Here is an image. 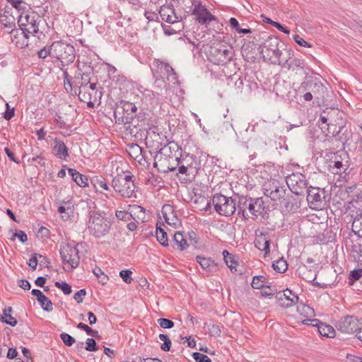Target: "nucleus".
<instances>
[{
    "instance_id": "nucleus-1",
    "label": "nucleus",
    "mask_w": 362,
    "mask_h": 362,
    "mask_svg": "<svg viewBox=\"0 0 362 362\" xmlns=\"http://www.w3.org/2000/svg\"><path fill=\"white\" fill-rule=\"evenodd\" d=\"M79 247H83L82 244H76L74 241L61 245L60 255L64 270L73 269L78 266L80 261Z\"/></svg>"
},
{
    "instance_id": "nucleus-2",
    "label": "nucleus",
    "mask_w": 362,
    "mask_h": 362,
    "mask_svg": "<svg viewBox=\"0 0 362 362\" xmlns=\"http://www.w3.org/2000/svg\"><path fill=\"white\" fill-rule=\"evenodd\" d=\"M26 8L21 10V13L18 17V24L21 30L28 37V34H36L39 31V23L41 20L40 16L35 12L25 10ZM18 12L20 11L18 10Z\"/></svg>"
},
{
    "instance_id": "nucleus-3",
    "label": "nucleus",
    "mask_w": 362,
    "mask_h": 362,
    "mask_svg": "<svg viewBox=\"0 0 362 362\" xmlns=\"http://www.w3.org/2000/svg\"><path fill=\"white\" fill-rule=\"evenodd\" d=\"M134 175L127 171L124 177H115L112 181V187L122 197H136L135 190L137 188Z\"/></svg>"
},
{
    "instance_id": "nucleus-4",
    "label": "nucleus",
    "mask_w": 362,
    "mask_h": 362,
    "mask_svg": "<svg viewBox=\"0 0 362 362\" xmlns=\"http://www.w3.org/2000/svg\"><path fill=\"white\" fill-rule=\"evenodd\" d=\"M329 170L335 175H339L345 177L350 173L349 156L346 151L339 150L335 153H331Z\"/></svg>"
},
{
    "instance_id": "nucleus-5",
    "label": "nucleus",
    "mask_w": 362,
    "mask_h": 362,
    "mask_svg": "<svg viewBox=\"0 0 362 362\" xmlns=\"http://www.w3.org/2000/svg\"><path fill=\"white\" fill-rule=\"evenodd\" d=\"M111 222L100 213L91 211L89 213L88 230L96 238L107 234L111 228Z\"/></svg>"
},
{
    "instance_id": "nucleus-6",
    "label": "nucleus",
    "mask_w": 362,
    "mask_h": 362,
    "mask_svg": "<svg viewBox=\"0 0 362 362\" xmlns=\"http://www.w3.org/2000/svg\"><path fill=\"white\" fill-rule=\"evenodd\" d=\"M52 57L57 59L62 66L74 62L76 57L75 48L70 44L56 41L52 44Z\"/></svg>"
},
{
    "instance_id": "nucleus-7",
    "label": "nucleus",
    "mask_w": 362,
    "mask_h": 362,
    "mask_svg": "<svg viewBox=\"0 0 362 362\" xmlns=\"http://www.w3.org/2000/svg\"><path fill=\"white\" fill-rule=\"evenodd\" d=\"M279 40L276 37H269L261 45V54L265 62L273 64H279L282 62L281 51L279 48Z\"/></svg>"
},
{
    "instance_id": "nucleus-8",
    "label": "nucleus",
    "mask_w": 362,
    "mask_h": 362,
    "mask_svg": "<svg viewBox=\"0 0 362 362\" xmlns=\"http://www.w3.org/2000/svg\"><path fill=\"white\" fill-rule=\"evenodd\" d=\"M248 210L250 213L256 218L263 216L264 213V202L262 197L251 198L247 197H241L239 198L238 202V214L242 215L246 218L245 211Z\"/></svg>"
},
{
    "instance_id": "nucleus-9",
    "label": "nucleus",
    "mask_w": 362,
    "mask_h": 362,
    "mask_svg": "<svg viewBox=\"0 0 362 362\" xmlns=\"http://www.w3.org/2000/svg\"><path fill=\"white\" fill-rule=\"evenodd\" d=\"M120 105L122 112H120L118 109L114 111L115 122L124 124H129L134 127L139 125V120L136 119V105L129 101H121Z\"/></svg>"
},
{
    "instance_id": "nucleus-10",
    "label": "nucleus",
    "mask_w": 362,
    "mask_h": 362,
    "mask_svg": "<svg viewBox=\"0 0 362 362\" xmlns=\"http://www.w3.org/2000/svg\"><path fill=\"white\" fill-rule=\"evenodd\" d=\"M264 195L269 197L272 201H281L283 202L286 211H292L293 204H291L286 198V189L284 186H279L276 181H269L264 185Z\"/></svg>"
},
{
    "instance_id": "nucleus-11",
    "label": "nucleus",
    "mask_w": 362,
    "mask_h": 362,
    "mask_svg": "<svg viewBox=\"0 0 362 362\" xmlns=\"http://www.w3.org/2000/svg\"><path fill=\"white\" fill-rule=\"evenodd\" d=\"M215 211L221 216H230L236 210V204L232 197L216 194L212 198Z\"/></svg>"
},
{
    "instance_id": "nucleus-12",
    "label": "nucleus",
    "mask_w": 362,
    "mask_h": 362,
    "mask_svg": "<svg viewBox=\"0 0 362 362\" xmlns=\"http://www.w3.org/2000/svg\"><path fill=\"white\" fill-rule=\"evenodd\" d=\"M322 132L325 134V136L328 140L330 139H334L336 141H338L341 144L343 148L345 144L347 142L350 134V132L348 131V129L345 126H337L331 122H329L327 126H326L324 130H322Z\"/></svg>"
},
{
    "instance_id": "nucleus-13",
    "label": "nucleus",
    "mask_w": 362,
    "mask_h": 362,
    "mask_svg": "<svg viewBox=\"0 0 362 362\" xmlns=\"http://www.w3.org/2000/svg\"><path fill=\"white\" fill-rule=\"evenodd\" d=\"M306 191L307 201L311 209H319L325 205L328 194L324 189L310 187Z\"/></svg>"
},
{
    "instance_id": "nucleus-14",
    "label": "nucleus",
    "mask_w": 362,
    "mask_h": 362,
    "mask_svg": "<svg viewBox=\"0 0 362 362\" xmlns=\"http://www.w3.org/2000/svg\"><path fill=\"white\" fill-rule=\"evenodd\" d=\"M152 69L153 76H166L167 79L174 84L178 83L177 75L172 66L160 59H155Z\"/></svg>"
},
{
    "instance_id": "nucleus-15",
    "label": "nucleus",
    "mask_w": 362,
    "mask_h": 362,
    "mask_svg": "<svg viewBox=\"0 0 362 362\" xmlns=\"http://www.w3.org/2000/svg\"><path fill=\"white\" fill-rule=\"evenodd\" d=\"M189 10L187 13H192L195 15L196 20L202 25L209 24L213 21H216V17L213 16L200 2L196 1L194 4L188 6Z\"/></svg>"
},
{
    "instance_id": "nucleus-16",
    "label": "nucleus",
    "mask_w": 362,
    "mask_h": 362,
    "mask_svg": "<svg viewBox=\"0 0 362 362\" xmlns=\"http://www.w3.org/2000/svg\"><path fill=\"white\" fill-rule=\"evenodd\" d=\"M161 144L159 141H157L156 146V153L157 154L155 156L153 166L158 168V162L157 159L158 158V154H166L167 151H170V154L168 155L170 158H175V160L180 163V157H181V148L175 142H170L168 145L164 147H161Z\"/></svg>"
},
{
    "instance_id": "nucleus-17",
    "label": "nucleus",
    "mask_w": 362,
    "mask_h": 362,
    "mask_svg": "<svg viewBox=\"0 0 362 362\" xmlns=\"http://www.w3.org/2000/svg\"><path fill=\"white\" fill-rule=\"evenodd\" d=\"M286 181L290 190L296 195L301 194L307 189V180L302 173H292L286 177Z\"/></svg>"
},
{
    "instance_id": "nucleus-18",
    "label": "nucleus",
    "mask_w": 362,
    "mask_h": 362,
    "mask_svg": "<svg viewBox=\"0 0 362 362\" xmlns=\"http://www.w3.org/2000/svg\"><path fill=\"white\" fill-rule=\"evenodd\" d=\"M337 330L344 334H354L358 329V320L353 315L341 317L335 324Z\"/></svg>"
},
{
    "instance_id": "nucleus-19",
    "label": "nucleus",
    "mask_w": 362,
    "mask_h": 362,
    "mask_svg": "<svg viewBox=\"0 0 362 362\" xmlns=\"http://www.w3.org/2000/svg\"><path fill=\"white\" fill-rule=\"evenodd\" d=\"M233 55L234 52L231 47H227L225 45H221L214 50V63L218 65H226L232 60Z\"/></svg>"
},
{
    "instance_id": "nucleus-20",
    "label": "nucleus",
    "mask_w": 362,
    "mask_h": 362,
    "mask_svg": "<svg viewBox=\"0 0 362 362\" xmlns=\"http://www.w3.org/2000/svg\"><path fill=\"white\" fill-rule=\"evenodd\" d=\"M279 304L285 308H288L298 303L299 298L290 289L279 291L276 296Z\"/></svg>"
},
{
    "instance_id": "nucleus-21",
    "label": "nucleus",
    "mask_w": 362,
    "mask_h": 362,
    "mask_svg": "<svg viewBox=\"0 0 362 362\" xmlns=\"http://www.w3.org/2000/svg\"><path fill=\"white\" fill-rule=\"evenodd\" d=\"M308 322H311L313 327H317L320 335L326 337L333 338L335 337V329L331 325L322 323L318 319L313 320H302L301 322L303 325H308Z\"/></svg>"
},
{
    "instance_id": "nucleus-22",
    "label": "nucleus",
    "mask_w": 362,
    "mask_h": 362,
    "mask_svg": "<svg viewBox=\"0 0 362 362\" xmlns=\"http://www.w3.org/2000/svg\"><path fill=\"white\" fill-rule=\"evenodd\" d=\"M337 276L334 273H315L313 279V285L320 287H327L333 285Z\"/></svg>"
},
{
    "instance_id": "nucleus-23",
    "label": "nucleus",
    "mask_w": 362,
    "mask_h": 362,
    "mask_svg": "<svg viewBox=\"0 0 362 362\" xmlns=\"http://www.w3.org/2000/svg\"><path fill=\"white\" fill-rule=\"evenodd\" d=\"M0 24L4 28L10 30L11 33L16 30V18L9 10L0 11Z\"/></svg>"
},
{
    "instance_id": "nucleus-24",
    "label": "nucleus",
    "mask_w": 362,
    "mask_h": 362,
    "mask_svg": "<svg viewBox=\"0 0 362 362\" xmlns=\"http://www.w3.org/2000/svg\"><path fill=\"white\" fill-rule=\"evenodd\" d=\"M255 245L258 250L264 252L265 255L269 254L270 252V240L268 237V233L263 232L257 233V231Z\"/></svg>"
},
{
    "instance_id": "nucleus-25",
    "label": "nucleus",
    "mask_w": 362,
    "mask_h": 362,
    "mask_svg": "<svg viewBox=\"0 0 362 362\" xmlns=\"http://www.w3.org/2000/svg\"><path fill=\"white\" fill-rule=\"evenodd\" d=\"M161 19L169 23H174L177 21L175 10L173 6L169 5H163L160 7L159 11Z\"/></svg>"
},
{
    "instance_id": "nucleus-26",
    "label": "nucleus",
    "mask_w": 362,
    "mask_h": 362,
    "mask_svg": "<svg viewBox=\"0 0 362 362\" xmlns=\"http://www.w3.org/2000/svg\"><path fill=\"white\" fill-rule=\"evenodd\" d=\"M304 62L299 59H291L290 60L287 59H283L280 66L282 68L286 69L288 70L292 71H300L303 70L304 69Z\"/></svg>"
},
{
    "instance_id": "nucleus-27",
    "label": "nucleus",
    "mask_w": 362,
    "mask_h": 362,
    "mask_svg": "<svg viewBox=\"0 0 362 362\" xmlns=\"http://www.w3.org/2000/svg\"><path fill=\"white\" fill-rule=\"evenodd\" d=\"M162 213L165 222L170 226H175L178 218L175 211L170 205H165L163 207Z\"/></svg>"
},
{
    "instance_id": "nucleus-28",
    "label": "nucleus",
    "mask_w": 362,
    "mask_h": 362,
    "mask_svg": "<svg viewBox=\"0 0 362 362\" xmlns=\"http://www.w3.org/2000/svg\"><path fill=\"white\" fill-rule=\"evenodd\" d=\"M57 211L61 214L62 218L67 221L74 213V205L70 201H62Z\"/></svg>"
},
{
    "instance_id": "nucleus-29",
    "label": "nucleus",
    "mask_w": 362,
    "mask_h": 362,
    "mask_svg": "<svg viewBox=\"0 0 362 362\" xmlns=\"http://www.w3.org/2000/svg\"><path fill=\"white\" fill-rule=\"evenodd\" d=\"M54 151L55 152L54 154L56 157L58 158L65 160L69 156L68 148L64 141L59 139H54Z\"/></svg>"
},
{
    "instance_id": "nucleus-30",
    "label": "nucleus",
    "mask_w": 362,
    "mask_h": 362,
    "mask_svg": "<svg viewBox=\"0 0 362 362\" xmlns=\"http://www.w3.org/2000/svg\"><path fill=\"white\" fill-rule=\"evenodd\" d=\"M297 312L299 315L304 317L303 320L309 319L315 316V310L313 308L303 303V302L298 303L297 305Z\"/></svg>"
},
{
    "instance_id": "nucleus-31",
    "label": "nucleus",
    "mask_w": 362,
    "mask_h": 362,
    "mask_svg": "<svg viewBox=\"0 0 362 362\" xmlns=\"http://www.w3.org/2000/svg\"><path fill=\"white\" fill-rule=\"evenodd\" d=\"M224 262L226 264L228 267V268L232 271L233 269L236 270V267L238 265V259L239 257L229 252L228 250H225L222 252Z\"/></svg>"
},
{
    "instance_id": "nucleus-32",
    "label": "nucleus",
    "mask_w": 362,
    "mask_h": 362,
    "mask_svg": "<svg viewBox=\"0 0 362 362\" xmlns=\"http://www.w3.org/2000/svg\"><path fill=\"white\" fill-rule=\"evenodd\" d=\"M69 173L72 177V180L79 186V187H86L88 186V178L86 175L80 173L77 170L73 168H68Z\"/></svg>"
},
{
    "instance_id": "nucleus-33",
    "label": "nucleus",
    "mask_w": 362,
    "mask_h": 362,
    "mask_svg": "<svg viewBox=\"0 0 362 362\" xmlns=\"http://www.w3.org/2000/svg\"><path fill=\"white\" fill-rule=\"evenodd\" d=\"M197 262L200 264L201 267L206 269H216L218 264L211 257H205L202 256L196 257Z\"/></svg>"
},
{
    "instance_id": "nucleus-34",
    "label": "nucleus",
    "mask_w": 362,
    "mask_h": 362,
    "mask_svg": "<svg viewBox=\"0 0 362 362\" xmlns=\"http://www.w3.org/2000/svg\"><path fill=\"white\" fill-rule=\"evenodd\" d=\"M272 284L264 275L255 276L252 279L251 286L255 289H262Z\"/></svg>"
},
{
    "instance_id": "nucleus-35",
    "label": "nucleus",
    "mask_w": 362,
    "mask_h": 362,
    "mask_svg": "<svg viewBox=\"0 0 362 362\" xmlns=\"http://www.w3.org/2000/svg\"><path fill=\"white\" fill-rule=\"evenodd\" d=\"M13 311L11 307H6L3 310V315L1 317L2 322L14 327L17 325V320L11 316V313Z\"/></svg>"
},
{
    "instance_id": "nucleus-36",
    "label": "nucleus",
    "mask_w": 362,
    "mask_h": 362,
    "mask_svg": "<svg viewBox=\"0 0 362 362\" xmlns=\"http://www.w3.org/2000/svg\"><path fill=\"white\" fill-rule=\"evenodd\" d=\"M173 241L180 250L186 249L188 246L187 240L184 238L183 234L180 232H176L174 233Z\"/></svg>"
},
{
    "instance_id": "nucleus-37",
    "label": "nucleus",
    "mask_w": 362,
    "mask_h": 362,
    "mask_svg": "<svg viewBox=\"0 0 362 362\" xmlns=\"http://www.w3.org/2000/svg\"><path fill=\"white\" fill-rule=\"evenodd\" d=\"M352 230L357 234L358 237L362 238V214H356L352 223Z\"/></svg>"
},
{
    "instance_id": "nucleus-38",
    "label": "nucleus",
    "mask_w": 362,
    "mask_h": 362,
    "mask_svg": "<svg viewBox=\"0 0 362 362\" xmlns=\"http://www.w3.org/2000/svg\"><path fill=\"white\" fill-rule=\"evenodd\" d=\"M88 83V81L86 83L82 82L79 86L78 98L83 102H87L91 99L90 93L88 91L87 88V85Z\"/></svg>"
},
{
    "instance_id": "nucleus-39",
    "label": "nucleus",
    "mask_w": 362,
    "mask_h": 362,
    "mask_svg": "<svg viewBox=\"0 0 362 362\" xmlns=\"http://www.w3.org/2000/svg\"><path fill=\"white\" fill-rule=\"evenodd\" d=\"M156 236L158 241L163 246L168 245V239L166 232L160 226H156Z\"/></svg>"
},
{
    "instance_id": "nucleus-40",
    "label": "nucleus",
    "mask_w": 362,
    "mask_h": 362,
    "mask_svg": "<svg viewBox=\"0 0 362 362\" xmlns=\"http://www.w3.org/2000/svg\"><path fill=\"white\" fill-rule=\"evenodd\" d=\"M272 268L276 272H286L288 270L287 262L284 257H281L272 263Z\"/></svg>"
},
{
    "instance_id": "nucleus-41",
    "label": "nucleus",
    "mask_w": 362,
    "mask_h": 362,
    "mask_svg": "<svg viewBox=\"0 0 362 362\" xmlns=\"http://www.w3.org/2000/svg\"><path fill=\"white\" fill-rule=\"evenodd\" d=\"M141 153L142 149L138 144H132L129 146L128 153L135 160L138 159L140 156L143 157Z\"/></svg>"
},
{
    "instance_id": "nucleus-42",
    "label": "nucleus",
    "mask_w": 362,
    "mask_h": 362,
    "mask_svg": "<svg viewBox=\"0 0 362 362\" xmlns=\"http://www.w3.org/2000/svg\"><path fill=\"white\" fill-rule=\"evenodd\" d=\"M312 88L313 93L315 95V97L319 99L324 98V94L326 90V88L321 83H314Z\"/></svg>"
},
{
    "instance_id": "nucleus-43",
    "label": "nucleus",
    "mask_w": 362,
    "mask_h": 362,
    "mask_svg": "<svg viewBox=\"0 0 362 362\" xmlns=\"http://www.w3.org/2000/svg\"><path fill=\"white\" fill-rule=\"evenodd\" d=\"M262 289V291H261L260 292V296L264 298H270L271 296H273L275 293L277 294L278 293L277 289L274 285H272V283L267 286H265V287Z\"/></svg>"
},
{
    "instance_id": "nucleus-44",
    "label": "nucleus",
    "mask_w": 362,
    "mask_h": 362,
    "mask_svg": "<svg viewBox=\"0 0 362 362\" xmlns=\"http://www.w3.org/2000/svg\"><path fill=\"white\" fill-rule=\"evenodd\" d=\"M38 303L41 305L42 308L47 312H51L53 310L52 303V301L46 296H43L40 299H39Z\"/></svg>"
},
{
    "instance_id": "nucleus-45",
    "label": "nucleus",
    "mask_w": 362,
    "mask_h": 362,
    "mask_svg": "<svg viewBox=\"0 0 362 362\" xmlns=\"http://www.w3.org/2000/svg\"><path fill=\"white\" fill-rule=\"evenodd\" d=\"M91 182L96 190H98L99 189H103L105 190L110 189L107 183L103 178H99L96 177L91 180Z\"/></svg>"
},
{
    "instance_id": "nucleus-46",
    "label": "nucleus",
    "mask_w": 362,
    "mask_h": 362,
    "mask_svg": "<svg viewBox=\"0 0 362 362\" xmlns=\"http://www.w3.org/2000/svg\"><path fill=\"white\" fill-rule=\"evenodd\" d=\"M109 75L110 76V78L112 81H115L117 83L122 84L125 82L126 78L124 76L115 75L117 73V69L115 66H111L109 69Z\"/></svg>"
},
{
    "instance_id": "nucleus-47",
    "label": "nucleus",
    "mask_w": 362,
    "mask_h": 362,
    "mask_svg": "<svg viewBox=\"0 0 362 362\" xmlns=\"http://www.w3.org/2000/svg\"><path fill=\"white\" fill-rule=\"evenodd\" d=\"M158 338L160 341H163L160 346L161 349L164 351H170L172 343L169 337L165 334H160Z\"/></svg>"
},
{
    "instance_id": "nucleus-48",
    "label": "nucleus",
    "mask_w": 362,
    "mask_h": 362,
    "mask_svg": "<svg viewBox=\"0 0 362 362\" xmlns=\"http://www.w3.org/2000/svg\"><path fill=\"white\" fill-rule=\"evenodd\" d=\"M263 21L265 22V23H268L271 25H272L273 26H274L275 28H276L279 30L286 33V34H289L290 33V30L286 28V27H284L281 23H278V22H276V21H272V19H270L269 18H267V17H263Z\"/></svg>"
},
{
    "instance_id": "nucleus-49",
    "label": "nucleus",
    "mask_w": 362,
    "mask_h": 362,
    "mask_svg": "<svg viewBox=\"0 0 362 362\" xmlns=\"http://www.w3.org/2000/svg\"><path fill=\"white\" fill-rule=\"evenodd\" d=\"M54 285L57 288L61 289L65 295H69L72 292L71 286L65 281H56Z\"/></svg>"
},
{
    "instance_id": "nucleus-50",
    "label": "nucleus",
    "mask_w": 362,
    "mask_h": 362,
    "mask_svg": "<svg viewBox=\"0 0 362 362\" xmlns=\"http://www.w3.org/2000/svg\"><path fill=\"white\" fill-rule=\"evenodd\" d=\"M115 216L117 217V219L123 221H126V222L129 221L132 218H134L132 214L129 213L128 211H126L117 210L115 211Z\"/></svg>"
},
{
    "instance_id": "nucleus-51",
    "label": "nucleus",
    "mask_w": 362,
    "mask_h": 362,
    "mask_svg": "<svg viewBox=\"0 0 362 362\" xmlns=\"http://www.w3.org/2000/svg\"><path fill=\"white\" fill-rule=\"evenodd\" d=\"M205 326H207L209 334L214 337H218L221 335V331L217 325L215 324H205Z\"/></svg>"
},
{
    "instance_id": "nucleus-52",
    "label": "nucleus",
    "mask_w": 362,
    "mask_h": 362,
    "mask_svg": "<svg viewBox=\"0 0 362 362\" xmlns=\"http://www.w3.org/2000/svg\"><path fill=\"white\" fill-rule=\"evenodd\" d=\"M155 78L154 87L162 90L163 89H167V83L163 79L162 76H153Z\"/></svg>"
},
{
    "instance_id": "nucleus-53",
    "label": "nucleus",
    "mask_w": 362,
    "mask_h": 362,
    "mask_svg": "<svg viewBox=\"0 0 362 362\" xmlns=\"http://www.w3.org/2000/svg\"><path fill=\"white\" fill-rule=\"evenodd\" d=\"M60 338L63 343L67 346H71L76 342L75 339L67 333H62Z\"/></svg>"
},
{
    "instance_id": "nucleus-54",
    "label": "nucleus",
    "mask_w": 362,
    "mask_h": 362,
    "mask_svg": "<svg viewBox=\"0 0 362 362\" xmlns=\"http://www.w3.org/2000/svg\"><path fill=\"white\" fill-rule=\"evenodd\" d=\"M178 165V172L180 174L189 175L190 173H193L194 168L191 164H187L185 165V164H177Z\"/></svg>"
},
{
    "instance_id": "nucleus-55",
    "label": "nucleus",
    "mask_w": 362,
    "mask_h": 362,
    "mask_svg": "<svg viewBox=\"0 0 362 362\" xmlns=\"http://www.w3.org/2000/svg\"><path fill=\"white\" fill-rule=\"evenodd\" d=\"M77 328L85 331L88 335H90L92 337H95L98 334L97 330L93 329L89 326L82 322L78 324Z\"/></svg>"
},
{
    "instance_id": "nucleus-56",
    "label": "nucleus",
    "mask_w": 362,
    "mask_h": 362,
    "mask_svg": "<svg viewBox=\"0 0 362 362\" xmlns=\"http://www.w3.org/2000/svg\"><path fill=\"white\" fill-rule=\"evenodd\" d=\"M157 322L160 327L163 329H171L175 325L172 320L166 318H159Z\"/></svg>"
},
{
    "instance_id": "nucleus-57",
    "label": "nucleus",
    "mask_w": 362,
    "mask_h": 362,
    "mask_svg": "<svg viewBox=\"0 0 362 362\" xmlns=\"http://www.w3.org/2000/svg\"><path fill=\"white\" fill-rule=\"evenodd\" d=\"M16 10L21 11L27 7L26 3L23 0H6Z\"/></svg>"
},
{
    "instance_id": "nucleus-58",
    "label": "nucleus",
    "mask_w": 362,
    "mask_h": 362,
    "mask_svg": "<svg viewBox=\"0 0 362 362\" xmlns=\"http://www.w3.org/2000/svg\"><path fill=\"white\" fill-rule=\"evenodd\" d=\"M85 349L88 351H95L98 350L96 342L93 338H88L86 341Z\"/></svg>"
},
{
    "instance_id": "nucleus-59",
    "label": "nucleus",
    "mask_w": 362,
    "mask_h": 362,
    "mask_svg": "<svg viewBox=\"0 0 362 362\" xmlns=\"http://www.w3.org/2000/svg\"><path fill=\"white\" fill-rule=\"evenodd\" d=\"M192 356L196 362H211L209 356L199 352H194Z\"/></svg>"
},
{
    "instance_id": "nucleus-60",
    "label": "nucleus",
    "mask_w": 362,
    "mask_h": 362,
    "mask_svg": "<svg viewBox=\"0 0 362 362\" xmlns=\"http://www.w3.org/2000/svg\"><path fill=\"white\" fill-rule=\"evenodd\" d=\"M37 262L39 265V270H42L46 267H48L49 262L47 258L45 256H43L40 254H37Z\"/></svg>"
},
{
    "instance_id": "nucleus-61",
    "label": "nucleus",
    "mask_w": 362,
    "mask_h": 362,
    "mask_svg": "<svg viewBox=\"0 0 362 362\" xmlns=\"http://www.w3.org/2000/svg\"><path fill=\"white\" fill-rule=\"evenodd\" d=\"M293 40L300 46L305 47H312V45L305 41L303 38H302L298 35H293Z\"/></svg>"
},
{
    "instance_id": "nucleus-62",
    "label": "nucleus",
    "mask_w": 362,
    "mask_h": 362,
    "mask_svg": "<svg viewBox=\"0 0 362 362\" xmlns=\"http://www.w3.org/2000/svg\"><path fill=\"white\" fill-rule=\"evenodd\" d=\"M16 238H18L21 243H25L28 240V236L23 230H18L13 233L11 240H14Z\"/></svg>"
},
{
    "instance_id": "nucleus-63",
    "label": "nucleus",
    "mask_w": 362,
    "mask_h": 362,
    "mask_svg": "<svg viewBox=\"0 0 362 362\" xmlns=\"http://www.w3.org/2000/svg\"><path fill=\"white\" fill-rule=\"evenodd\" d=\"M306 263L310 264V270L313 269H321L322 266L319 260L316 262V260L313 258L308 257L306 260Z\"/></svg>"
},
{
    "instance_id": "nucleus-64",
    "label": "nucleus",
    "mask_w": 362,
    "mask_h": 362,
    "mask_svg": "<svg viewBox=\"0 0 362 362\" xmlns=\"http://www.w3.org/2000/svg\"><path fill=\"white\" fill-rule=\"evenodd\" d=\"M86 295V289H81L78 291L74 296V299L78 303H81L83 300V297Z\"/></svg>"
}]
</instances>
